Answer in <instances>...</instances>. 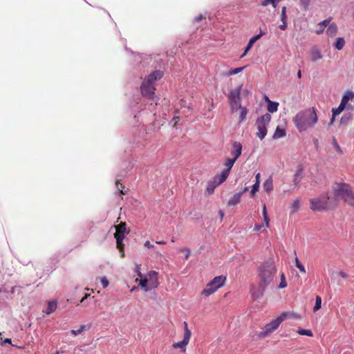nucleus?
Segmentation results:
<instances>
[{
    "label": "nucleus",
    "mask_w": 354,
    "mask_h": 354,
    "mask_svg": "<svg viewBox=\"0 0 354 354\" xmlns=\"http://www.w3.org/2000/svg\"><path fill=\"white\" fill-rule=\"evenodd\" d=\"M252 46H253V44L248 42L245 49H247L249 51L251 49V48L252 47Z\"/></svg>",
    "instance_id": "57"
},
{
    "label": "nucleus",
    "mask_w": 354,
    "mask_h": 354,
    "mask_svg": "<svg viewBox=\"0 0 354 354\" xmlns=\"http://www.w3.org/2000/svg\"><path fill=\"white\" fill-rule=\"evenodd\" d=\"M140 269H141V268H140V265H139V264H136V273H137V274H138V276L139 277L142 278V276H143V275H142V273H141V272H140Z\"/></svg>",
    "instance_id": "45"
},
{
    "label": "nucleus",
    "mask_w": 354,
    "mask_h": 354,
    "mask_svg": "<svg viewBox=\"0 0 354 354\" xmlns=\"http://www.w3.org/2000/svg\"><path fill=\"white\" fill-rule=\"evenodd\" d=\"M191 331L188 328L187 323L185 322L183 339L180 342L174 343L173 344V347L174 348H180L181 351H185L186 346L188 344L191 337Z\"/></svg>",
    "instance_id": "9"
},
{
    "label": "nucleus",
    "mask_w": 354,
    "mask_h": 354,
    "mask_svg": "<svg viewBox=\"0 0 354 354\" xmlns=\"http://www.w3.org/2000/svg\"><path fill=\"white\" fill-rule=\"evenodd\" d=\"M264 35H266V32H263L262 30H260V32L259 34H258V35H260V38Z\"/></svg>",
    "instance_id": "60"
},
{
    "label": "nucleus",
    "mask_w": 354,
    "mask_h": 354,
    "mask_svg": "<svg viewBox=\"0 0 354 354\" xmlns=\"http://www.w3.org/2000/svg\"><path fill=\"white\" fill-rule=\"evenodd\" d=\"M334 197L333 201L335 205L339 199H343L346 203L354 206V193L351 187L346 183H337L333 188Z\"/></svg>",
    "instance_id": "3"
},
{
    "label": "nucleus",
    "mask_w": 354,
    "mask_h": 354,
    "mask_svg": "<svg viewBox=\"0 0 354 354\" xmlns=\"http://www.w3.org/2000/svg\"><path fill=\"white\" fill-rule=\"evenodd\" d=\"M279 28L282 30H285L286 28H287V22L285 21V22H282V24H281Z\"/></svg>",
    "instance_id": "50"
},
{
    "label": "nucleus",
    "mask_w": 354,
    "mask_h": 354,
    "mask_svg": "<svg viewBox=\"0 0 354 354\" xmlns=\"http://www.w3.org/2000/svg\"><path fill=\"white\" fill-rule=\"evenodd\" d=\"M263 219H264V222H265V224H266V227H268L269 226V218L268 216V214H267V210H266V204L263 205Z\"/></svg>",
    "instance_id": "36"
},
{
    "label": "nucleus",
    "mask_w": 354,
    "mask_h": 354,
    "mask_svg": "<svg viewBox=\"0 0 354 354\" xmlns=\"http://www.w3.org/2000/svg\"><path fill=\"white\" fill-rule=\"evenodd\" d=\"M259 185L258 183H254L252 187V189L250 191L251 196H254L255 193L259 190Z\"/></svg>",
    "instance_id": "40"
},
{
    "label": "nucleus",
    "mask_w": 354,
    "mask_h": 354,
    "mask_svg": "<svg viewBox=\"0 0 354 354\" xmlns=\"http://www.w3.org/2000/svg\"><path fill=\"white\" fill-rule=\"evenodd\" d=\"M139 286H141L145 292H147V291H149L151 290V287L149 286V285L148 283V279H147L146 278L140 279V280L139 281Z\"/></svg>",
    "instance_id": "27"
},
{
    "label": "nucleus",
    "mask_w": 354,
    "mask_h": 354,
    "mask_svg": "<svg viewBox=\"0 0 354 354\" xmlns=\"http://www.w3.org/2000/svg\"><path fill=\"white\" fill-rule=\"evenodd\" d=\"M297 333L301 335H306V336H308V337H312L313 336L312 331L310 330H308V329L299 328L297 330Z\"/></svg>",
    "instance_id": "35"
},
{
    "label": "nucleus",
    "mask_w": 354,
    "mask_h": 354,
    "mask_svg": "<svg viewBox=\"0 0 354 354\" xmlns=\"http://www.w3.org/2000/svg\"><path fill=\"white\" fill-rule=\"evenodd\" d=\"M147 279H148V283L151 287V290L156 288L158 285V272L155 270H151L148 272L147 275Z\"/></svg>",
    "instance_id": "12"
},
{
    "label": "nucleus",
    "mask_w": 354,
    "mask_h": 354,
    "mask_svg": "<svg viewBox=\"0 0 354 354\" xmlns=\"http://www.w3.org/2000/svg\"><path fill=\"white\" fill-rule=\"evenodd\" d=\"M353 118V115L351 113H345L342 115V117L341 118V120H340V122L341 124H347L349 121H351Z\"/></svg>",
    "instance_id": "30"
},
{
    "label": "nucleus",
    "mask_w": 354,
    "mask_h": 354,
    "mask_svg": "<svg viewBox=\"0 0 354 354\" xmlns=\"http://www.w3.org/2000/svg\"><path fill=\"white\" fill-rule=\"evenodd\" d=\"M163 73L160 71H156L149 75V76L144 80L141 85L140 90L142 94L149 99H153L155 95V82L160 79Z\"/></svg>",
    "instance_id": "4"
},
{
    "label": "nucleus",
    "mask_w": 354,
    "mask_h": 354,
    "mask_svg": "<svg viewBox=\"0 0 354 354\" xmlns=\"http://www.w3.org/2000/svg\"><path fill=\"white\" fill-rule=\"evenodd\" d=\"M180 251L182 252H185V259H188L190 256V254H191L190 250L189 248H182L180 250Z\"/></svg>",
    "instance_id": "42"
},
{
    "label": "nucleus",
    "mask_w": 354,
    "mask_h": 354,
    "mask_svg": "<svg viewBox=\"0 0 354 354\" xmlns=\"http://www.w3.org/2000/svg\"><path fill=\"white\" fill-rule=\"evenodd\" d=\"M261 5L263 7H266L268 5H272V6L273 8H277V5H276V2L274 1V0H263L261 2Z\"/></svg>",
    "instance_id": "38"
},
{
    "label": "nucleus",
    "mask_w": 354,
    "mask_h": 354,
    "mask_svg": "<svg viewBox=\"0 0 354 354\" xmlns=\"http://www.w3.org/2000/svg\"><path fill=\"white\" fill-rule=\"evenodd\" d=\"M354 95L352 91H346V93L343 95L341 102L339 106L336 109H333L332 112L333 113V116H337L340 114V113L348 106V102Z\"/></svg>",
    "instance_id": "11"
},
{
    "label": "nucleus",
    "mask_w": 354,
    "mask_h": 354,
    "mask_svg": "<svg viewBox=\"0 0 354 354\" xmlns=\"http://www.w3.org/2000/svg\"><path fill=\"white\" fill-rule=\"evenodd\" d=\"M100 281L104 288H106L109 284V281L106 277L100 278Z\"/></svg>",
    "instance_id": "41"
},
{
    "label": "nucleus",
    "mask_w": 354,
    "mask_h": 354,
    "mask_svg": "<svg viewBox=\"0 0 354 354\" xmlns=\"http://www.w3.org/2000/svg\"><path fill=\"white\" fill-rule=\"evenodd\" d=\"M277 268L273 259H270L262 265L258 270V286L252 287L250 290L252 297L255 299L261 298L266 289L273 281L276 277Z\"/></svg>",
    "instance_id": "1"
},
{
    "label": "nucleus",
    "mask_w": 354,
    "mask_h": 354,
    "mask_svg": "<svg viewBox=\"0 0 354 354\" xmlns=\"http://www.w3.org/2000/svg\"><path fill=\"white\" fill-rule=\"evenodd\" d=\"M259 39H260V35H256L250 39L249 42L252 44H254Z\"/></svg>",
    "instance_id": "44"
},
{
    "label": "nucleus",
    "mask_w": 354,
    "mask_h": 354,
    "mask_svg": "<svg viewBox=\"0 0 354 354\" xmlns=\"http://www.w3.org/2000/svg\"><path fill=\"white\" fill-rule=\"evenodd\" d=\"M345 45V41L343 37H338L334 44V47L337 50H342Z\"/></svg>",
    "instance_id": "29"
},
{
    "label": "nucleus",
    "mask_w": 354,
    "mask_h": 354,
    "mask_svg": "<svg viewBox=\"0 0 354 354\" xmlns=\"http://www.w3.org/2000/svg\"><path fill=\"white\" fill-rule=\"evenodd\" d=\"M156 243L157 244H161V245H163V244H165V243H166V242H165V241H156Z\"/></svg>",
    "instance_id": "61"
},
{
    "label": "nucleus",
    "mask_w": 354,
    "mask_h": 354,
    "mask_svg": "<svg viewBox=\"0 0 354 354\" xmlns=\"http://www.w3.org/2000/svg\"><path fill=\"white\" fill-rule=\"evenodd\" d=\"M286 136V131L283 129L279 128V127H277L272 138L273 139H279L281 138H283Z\"/></svg>",
    "instance_id": "22"
},
{
    "label": "nucleus",
    "mask_w": 354,
    "mask_h": 354,
    "mask_svg": "<svg viewBox=\"0 0 354 354\" xmlns=\"http://www.w3.org/2000/svg\"><path fill=\"white\" fill-rule=\"evenodd\" d=\"M235 162H236V160L234 159L233 158L226 159V160L225 162V166L226 167V168L223 170L230 174V171Z\"/></svg>",
    "instance_id": "26"
},
{
    "label": "nucleus",
    "mask_w": 354,
    "mask_h": 354,
    "mask_svg": "<svg viewBox=\"0 0 354 354\" xmlns=\"http://www.w3.org/2000/svg\"><path fill=\"white\" fill-rule=\"evenodd\" d=\"M120 250V252H121V257H124V247L122 248V249H119Z\"/></svg>",
    "instance_id": "62"
},
{
    "label": "nucleus",
    "mask_w": 354,
    "mask_h": 354,
    "mask_svg": "<svg viewBox=\"0 0 354 354\" xmlns=\"http://www.w3.org/2000/svg\"><path fill=\"white\" fill-rule=\"evenodd\" d=\"M248 52V50L247 49H245V51H244V53L241 55V58H243V57H245Z\"/></svg>",
    "instance_id": "63"
},
{
    "label": "nucleus",
    "mask_w": 354,
    "mask_h": 354,
    "mask_svg": "<svg viewBox=\"0 0 354 354\" xmlns=\"http://www.w3.org/2000/svg\"><path fill=\"white\" fill-rule=\"evenodd\" d=\"M287 20V15L286 14H282L281 15V22H285Z\"/></svg>",
    "instance_id": "52"
},
{
    "label": "nucleus",
    "mask_w": 354,
    "mask_h": 354,
    "mask_svg": "<svg viewBox=\"0 0 354 354\" xmlns=\"http://www.w3.org/2000/svg\"><path fill=\"white\" fill-rule=\"evenodd\" d=\"M337 32V26L335 23L329 24L327 29L326 34L330 37H335Z\"/></svg>",
    "instance_id": "20"
},
{
    "label": "nucleus",
    "mask_w": 354,
    "mask_h": 354,
    "mask_svg": "<svg viewBox=\"0 0 354 354\" xmlns=\"http://www.w3.org/2000/svg\"><path fill=\"white\" fill-rule=\"evenodd\" d=\"M125 234H127L126 232L125 223H120L116 227V232L114 234V237L116 239L117 248L118 249L122 250L124 247L122 241L124 239Z\"/></svg>",
    "instance_id": "10"
},
{
    "label": "nucleus",
    "mask_w": 354,
    "mask_h": 354,
    "mask_svg": "<svg viewBox=\"0 0 354 354\" xmlns=\"http://www.w3.org/2000/svg\"><path fill=\"white\" fill-rule=\"evenodd\" d=\"M310 55L313 62H317L322 58V53L317 48H313L310 50Z\"/></svg>",
    "instance_id": "17"
},
{
    "label": "nucleus",
    "mask_w": 354,
    "mask_h": 354,
    "mask_svg": "<svg viewBox=\"0 0 354 354\" xmlns=\"http://www.w3.org/2000/svg\"><path fill=\"white\" fill-rule=\"evenodd\" d=\"M57 308V302L55 301H50L48 303L47 308L44 311L47 315H50L53 313Z\"/></svg>",
    "instance_id": "21"
},
{
    "label": "nucleus",
    "mask_w": 354,
    "mask_h": 354,
    "mask_svg": "<svg viewBox=\"0 0 354 354\" xmlns=\"http://www.w3.org/2000/svg\"><path fill=\"white\" fill-rule=\"evenodd\" d=\"M292 121L299 132L306 131L317 122V115L314 108L299 111L293 118Z\"/></svg>",
    "instance_id": "2"
},
{
    "label": "nucleus",
    "mask_w": 354,
    "mask_h": 354,
    "mask_svg": "<svg viewBox=\"0 0 354 354\" xmlns=\"http://www.w3.org/2000/svg\"><path fill=\"white\" fill-rule=\"evenodd\" d=\"M144 245H145V248H147L156 249L155 245L151 244L149 241H147L144 243Z\"/></svg>",
    "instance_id": "46"
},
{
    "label": "nucleus",
    "mask_w": 354,
    "mask_h": 354,
    "mask_svg": "<svg viewBox=\"0 0 354 354\" xmlns=\"http://www.w3.org/2000/svg\"><path fill=\"white\" fill-rule=\"evenodd\" d=\"M310 0H300L301 5L304 8V9H307L309 4H310Z\"/></svg>",
    "instance_id": "43"
},
{
    "label": "nucleus",
    "mask_w": 354,
    "mask_h": 354,
    "mask_svg": "<svg viewBox=\"0 0 354 354\" xmlns=\"http://www.w3.org/2000/svg\"><path fill=\"white\" fill-rule=\"evenodd\" d=\"M217 186H218V185L213 180L208 182L207 188H206V190H207V192L208 193V194H209V195L212 194L215 188Z\"/></svg>",
    "instance_id": "28"
},
{
    "label": "nucleus",
    "mask_w": 354,
    "mask_h": 354,
    "mask_svg": "<svg viewBox=\"0 0 354 354\" xmlns=\"http://www.w3.org/2000/svg\"><path fill=\"white\" fill-rule=\"evenodd\" d=\"M85 328H86V326L85 325H82V326H80L79 329L72 330H71V333L73 335H75V336L78 335L80 333H82L85 330Z\"/></svg>",
    "instance_id": "39"
},
{
    "label": "nucleus",
    "mask_w": 354,
    "mask_h": 354,
    "mask_svg": "<svg viewBox=\"0 0 354 354\" xmlns=\"http://www.w3.org/2000/svg\"><path fill=\"white\" fill-rule=\"evenodd\" d=\"M116 186H117V188H118V192H119L121 194H124V192L122 191V189H121L119 187V181H117V182H116Z\"/></svg>",
    "instance_id": "55"
},
{
    "label": "nucleus",
    "mask_w": 354,
    "mask_h": 354,
    "mask_svg": "<svg viewBox=\"0 0 354 354\" xmlns=\"http://www.w3.org/2000/svg\"><path fill=\"white\" fill-rule=\"evenodd\" d=\"M297 268L300 270L301 272L304 274L306 273V269L301 263H297Z\"/></svg>",
    "instance_id": "47"
},
{
    "label": "nucleus",
    "mask_w": 354,
    "mask_h": 354,
    "mask_svg": "<svg viewBox=\"0 0 354 354\" xmlns=\"http://www.w3.org/2000/svg\"><path fill=\"white\" fill-rule=\"evenodd\" d=\"M281 282L278 286V288L279 289H282V288H284L287 286V282H286V277H285V274L284 273H281Z\"/></svg>",
    "instance_id": "37"
},
{
    "label": "nucleus",
    "mask_w": 354,
    "mask_h": 354,
    "mask_svg": "<svg viewBox=\"0 0 354 354\" xmlns=\"http://www.w3.org/2000/svg\"><path fill=\"white\" fill-rule=\"evenodd\" d=\"M246 66H243V67H239V68H234V69H231L227 74L226 75L227 76H231V75H236L241 72H242L244 68H245Z\"/></svg>",
    "instance_id": "32"
},
{
    "label": "nucleus",
    "mask_w": 354,
    "mask_h": 354,
    "mask_svg": "<svg viewBox=\"0 0 354 354\" xmlns=\"http://www.w3.org/2000/svg\"><path fill=\"white\" fill-rule=\"evenodd\" d=\"M271 115L270 113H266L261 117L258 118L256 121V126L257 128V136L263 140L267 135V127L270 122Z\"/></svg>",
    "instance_id": "8"
},
{
    "label": "nucleus",
    "mask_w": 354,
    "mask_h": 354,
    "mask_svg": "<svg viewBox=\"0 0 354 354\" xmlns=\"http://www.w3.org/2000/svg\"><path fill=\"white\" fill-rule=\"evenodd\" d=\"M331 21V18L329 17L324 21H322L318 23L319 29L316 30V33L317 35H320L324 32L326 27L328 26L330 22Z\"/></svg>",
    "instance_id": "18"
},
{
    "label": "nucleus",
    "mask_w": 354,
    "mask_h": 354,
    "mask_svg": "<svg viewBox=\"0 0 354 354\" xmlns=\"http://www.w3.org/2000/svg\"><path fill=\"white\" fill-rule=\"evenodd\" d=\"M263 227H264V225L263 224H261V225H259V224H257L254 225V231H259Z\"/></svg>",
    "instance_id": "49"
},
{
    "label": "nucleus",
    "mask_w": 354,
    "mask_h": 354,
    "mask_svg": "<svg viewBox=\"0 0 354 354\" xmlns=\"http://www.w3.org/2000/svg\"><path fill=\"white\" fill-rule=\"evenodd\" d=\"M229 173L223 170L220 174L214 176L213 180L218 185L223 183L227 178Z\"/></svg>",
    "instance_id": "15"
},
{
    "label": "nucleus",
    "mask_w": 354,
    "mask_h": 354,
    "mask_svg": "<svg viewBox=\"0 0 354 354\" xmlns=\"http://www.w3.org/2000/svg\"><path fill=\"white\" fill-rule=\"evenodd\" d=\"M300 207V201L299 199L297 198L295 200H293L292 203H290V209L291 213H295L297 212Z\"/></svg>",
    "instance_id": "25"
},
{
    "label": "nucleus",
    "mask_w": 354,
    "mask_h": 354,
    "mask_svg": "<svg viewBox=\"0 0 354 354\" xmlns=\"http://www.w3.org/2000/svg\"><path fill=\"white\" fill-rule=\"evenodd\" d=\"M203 15H199L198 16H197L195 18L194 21H196V22H198V21H201L203 19Z\"/></svg>",
    "instance_id": "54"
},
{
    "label": "nucleus",
    "mask_w": 354,
    "mask_h": 354,
    "mask_svg": "<svg viewBox=\"0 0 354 354\" xmlns=\"http://www.w3.org/2000/svg\"><path fill=\"white\" fill-rule=\"evenodd\" d=\"M88 297H90V295L86 294L85 296L80 300V302L84 303L85 299H86Z\"/></svg>",
    "instance_id": "56"
},
{
    "label": "nucleus",
    "mask_w": 354,
    "mask_h": 354,
    "mask_svg": "<svg viewBox=\"0 0 354 354\" xmlns=\"http://www.w3.org/2000/svg\"><path fill=\"white\" fill-rule=\"evenodd\" d=\"M279 103L276 102L269 101L267 106V109L269 113H274L277 111Z\"/></svg>",
    "instance_id": "24"
},
{
    "label": "nucleus",
    "mask_w": 354,
    "mask_h": 354,
    "mask_svg": "<svg viewBox=\"0 0 354 354\" xmlns=\"http://www.w3.org/2000/svg\"><path fill=\"white\" fill-rule=\"evenodd\" d=\"M338 274L342 277V278H346L348 277V274H346V272H344V271H339Z\"/></svg>",
    "instance_id": "51"
},
{
    "label": "nucleus",
    "mask_w": 354,
    "mask_h": 354,
    "mask_svg": "<svg viewBox=\"0 0 354 354\" xmlns=\"http://www.w3.org/2000/svg\"><path fill=\"white\" fill-rule=\"evenodd\" d=\"M260 177H261L260 173H258V174H256V176H255V178H256L255 183H258L259 185L260 184Z\"/></svg>",
    "instance_id": "53"
},
{
    "label": "nucleus",
    "mask_w": 354,
    "mask_h": 354,
    "mask_svg": "<svg viewBox=\"0 0 354 354\" xmlns=\"http://www.w3.org/2000/svg\"><path fill=\"white\" fill-rule=\"evenodd\" d=\"M231 155L233 156V158L236 160L239 158V157L241 155L242 153V145L239 142H234L232 143V147L230 151Z\"/></svg>",
    "instance_id": "13"
},
{
    "label": "nucleus",
    "mask_w": 354,
    "mask_h": 354,
    "mask_svg": "<svg viewBox=\"0 0 354 354\" xmlns=\"http://www.w3.org/2000/svg\"><path fill=\"white\" fill-rule=\"evenodd\" d=\"M322 306V298L319 296H317L315 298V304L313 307V311L316 312L321 308Z\"/></svg>",
    "instance_id": "33"
},
{
    "label": "nucleus",
    "mask_w": 354,
    "mask_h": 354,
    "mask_svg": "<svg viewBox=\"0 0 354 354\" xmlns=\"http://www.w3.org/2000/svg\"><path fill=\"white\" fill-rule=\"evenodd\" d=\"M310 208L313 211H322L335 206V202L328 196V194H324L318 197L310 200Z\"/></svg>",
    "instance_id": "6"
},
{
    "label": "nucleus",
    "mask_w": 354,
    "mask_h": 354,
    "mask_svg": "<svg viewBox=\"0 0 354 354\" xmlns=\"http://www.w3.org/2000/svg\"><path fill=\"white\" fill-rule=\"evenodd\" d=\"M242 196V192H239L234 194L231 198L228 201L227 205L229 206H234L239 203L241 201V198Z\"/></svg>",
    "instance_id": "19"
},
{
    "label": "nucleus",
    "mask_w": 354,
    "mask_h": 354,
    "mask_svg": "<svg viewBox=\"0 0 354 354\" xmlns=\"http://www.w3.org/2000/svg\"><path fill=\"white\" fill-rule=\"evenodd\" d=\"M335 117L336 116H333V115H332V118L330 119V121L329 122V125H331L334 122Z\"/></svg>",
    "instance_id": "58"
},
{
    "label": "nucleus",
    "mask_w": 354,
    "mask_h": 354,
    "mask_svg": "<svg viewBox=\"0 0 354 354\" xmlns=\"http://www.w3.org/2000/svg\"><path fill=\"white\" fill-rule=\"evenodd\" d=\"M304 169L301 167H299L297 169L294 177H293V183L295 186H298L303 176Z\"/></svg>",
    "instance_id": "16"
},
{
    "label": "nucleus",
    "mask_w": 354,
    "mask_h": 354,
    "mask_svg": "<svg viewBox=\"0 0 354 354\" xmlns=\"http://www.w3.org/2000/svg\"><path fill=\"white\" fill-rule=\"evenodd\" d=\"M263 189L266 192H270L273 189V183H272V179L271 177L268 178L264 183H263Z\"/></svg>",
    "instance_id": "23"
},
{
    "label": "nucleus",
    "mask_w": 354,
    "mask_h": 354,
    "mask_svg": "<svg viewBox=\"0 0 354 354\" xmlns=\"http://www.w3.org/2000/svg\"><path fill=\"white\" fill-rule=\"evenodd\" d=\"M240 110H241V113H240V116H239V122H242L246 118L248 110L245 107H243V106L241 107V109H240Z\"/></svg>",
    "instance_id": "34"
},
{
    "label": "nucleus",
    "mask_w": 354,
    "mask_h": 354,
    "mask_svg": "<svg viewBox=\"0 0 354 354\" xmlns=\"http://www.w3.org/2000/svg\"><path fill=\"white\" fill-rule=\"evenodd\" d=\"M333 144L334 145V147H335L336 150L339 152H341V149H340V147L339 146V145L337 144V141L335 139H333Z\"/></svg>",
    "instance_id": "48"
},
{
    "label": "nucleus",
    "mask_w": 354,
    "mask_h": 354,
    "mask_svg": "<svg viewBox=\"0 0 354 354\" xmlns=\"http://www.w3.org/2000/svg\"><path fill=\"white\" fill-rule=\"evenodd\" d=\"M241 87L242 86H238L237 88H236L235 89H233L232 90L230 93H229V100H230V102H240L241 101V98H240V94H241Z\"/></svg>",
    "instance_id": "14"
},
{
    "label": "nucleus",
    "mask_w": 354,
    "mask_h": 354,
    "mask_svg": "<svg viewBox=\"0 0 354 354\" xmlns=\"http://www.w3.org/2000/svg\"><path fill=\"white\" fill-rule=\"evenodd\" d=\"M281 13L282 14H286V7L283 6L281 9Z\"/></svg>",
    "instance_id": "59"
},
{
    "label": "nucleus",
    "mask_w": 354,
    "mask_h": 354,
    "mask_svg": "<svg viewBox=\"0 0 354 354\" xmlns=\"http://www.w3.org/2000/svg\"><path fill=\"white\" fill-rule=\"evenodd\" d=\"M292 315H293V314L290 312H284L281 313L280 316L266 324L262 328V330L257 334V336L261 339L265 338L276 330L283 321L290 317Z\"/></svg>",
    "instance_id": "5"
},
{
    "label": "nucleus",
    "mask_w": 354,
    "mask_h": 354,
    "mask_svg": "<svg viewBox=\"0 0 354 354\" xmlns=\"http://www.w3.org/2000/svg\"><path fill=\"white\" fill-rule=\"evenodd\" d=\"M230 106H231V110H232V112H235L238 109H241V107H243L241 104V101L240 102H230Z\"/></svg>",
    "instance_id": "31"
},
{
    "label": "nucleus",
    "mask_w": 354,
    "mask_h": 354,
    "mask_svg": "<svg viewBox=\"0 0 354 354\" xmlns=\"http://www.w3.org/2000/svg\"><path fill=\"white\" fill-rule=\"evenodd\" d=\"M225 280L226 277L223 275L214 277L206 285L205 288L201 292V295L209 297L222 287L225 284Z\"/></svg>",
    "instance_id": "7"
},
{
    "label": "nucleus",
    "mask_w": 354,
    "mask_h": 354,
    "mask_svg": "<svg viewBox=\"0 0 354 354\" xmlns=\"http://www.w3.org/2000/svg\"><path fill=\"white\" fill-rule=\"evenodd\" d=\"M297 263H301L299 261L298 258L296 257H295V265H296V267L297 266Z\"/></svg>",
    "instance_id": "64"
}]
</instances>
